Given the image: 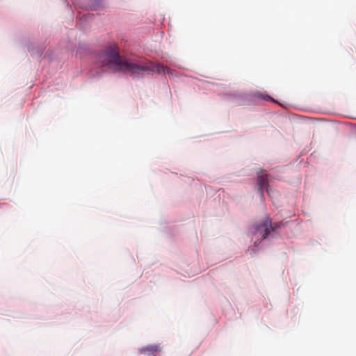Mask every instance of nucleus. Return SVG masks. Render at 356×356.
Here are the masks:
<instances>
[{
	"label": "nucleus",
	"mask_w": 356,
	"mask_h": 356,
	"mask_svg": "<svg viewBox=\"0 0 356 356\" xmlns=\"http://www.w3.org/2000/svg\"><path fill=\"white\" fill-rule=\"evenodd\" d=\"M97 59L102 67L114 72H129L134 77L139 76L143 72H157L158 74L167 72L169 75H172L171 70L159 63L148 62L145 65H139L128 59H122L116 45L106 47L97 55Z\"/></svg>",
	"instance_id": "nucleus-1"
},
{
	"label": "nucleus",
	"mask_w": 356,
	"mask_h": 356,
	"mask_svg": "<svg viewBox=\"0 0 356 356\" xmlns=\"http://www.w3.org/2000/svg\"><path fill=\"white\" fill-rule=\"evenodd\" d=\"M282 225V222H275L272 224L269 217H266L261 222L255 225L257 233H259L263 238H266L270 232L279 229Z\"/></svg>",
	"instance_id": "nucleus-2"
},
{
	"label": "nucleus",
	"mask_w": 356,
	"mask_h": 356,
	"mask_svg": "<svg viewBox=\"0 0 356 356\" xmlns=\"http://www.w3.org/2000/svg\"><path fill=\"white\" fill-rule=\"evenodd\" d=\"M257 184L259 191L261 196L264 195V189L266 188V192L270 195V186L268 185V174L264 170H261L257 175Z\"/></svg>",
	"instance_id": "nucleus-3"
},
{
	"label": "nucleus",
	"mask_w": 356,
	"mask_h": 356,
	"mask_svg": "<svg viewBox=\"0 0 356 356\" xmlns=\"http://www.w3.org/2000/svg\"><path fill=\"white\" fill-rule=\"evenodd\" d=\"M159 350V348L158 346H148L146 347H143L140 349V353L143 354H147V356H156L154 355L155 352Z\"/></svg>",
	"instance_id": "nucleus-4"
},
{
	"label": "nucleus",
	"mask_w": 356,
	"mask_h": 356,
	"mask_svg": "<svg viewBox=\"0 0 356 356\" xmlns=\"http://www.w3.org/2000/svg\"><path fill=\"white\" fill-rule=\"evenodd\" d=\"M263 99H272L270 97L268 96V95H266V96H262Z\"/></svg>",
	"instance_id": "nucleus-5"
}]
</instances>
